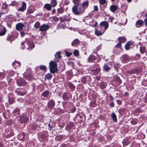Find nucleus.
<instances>
[{
    "instance_id": "nucleus-23",
    "label": "nucleus",
    "mask_w": 147,
    "mask_h": 147,
    "mask_svg": "<svg viewBox=\"0 0 147 147\" xmlns=\"http://www.w3.org/2000/svg\"><path fill=\"white\" fill-rule=\"evenodd\" d=\"M140 51L142 54L144 53L146 50V48L144 47H141L140 48Z\"/></svg>"
},
{
    "instance_id": "nucleus-9",
    "label": "nucleus",
    "mask_w": 147,
    "mask_h": 147,
    "mask_svg": "<svg viewBox=\"0 0 147 147\" xmlns=\"http://www.w3.org/2000/svg\"><path fill=\"white\" fill-rule=\"evenodd\" d=\"M48 106L50 108H53L55 105V102L53 100H51L47 104Z\"/></svg>"
},
{
    "instance_id": "nucleus-37",
    "label": "nucleus",
    "mask_w": 147,
    "mask_h": 147,
    "mask_svg": "<svg viewBox=\"0 0 147 147\" xmlns=\"http://www.w3.org/2000/svg\"><path fill=\"white\" fill-rule=\"evenodd\" d=\"M40 26V23L39 22H36L34 24V27L35 28H38Z\"/></svg>"
},
{
    "instance_id": "nucleus-31",
    "label": "nucleus",
    "mask_w": 147,
    "mask_h": 147,
    "mask_svg": "<svg viewBox=\"0 0 147 147\" xmlns=\"http://www.w3.org/2000/svg\"><path fill=\"white\" fill-rule=\"evenodd\" d=\"M104 69L106 71H108L110 69V68L106 64H105L104 66Z\"/></svg>"
},
{
    "instance_id": "nucleus-62",
    "label": "nucleus",
    "mask_w": 147,
    "mask_h": 147,
    "mask_svg": "<svg viewBox=\"0 0 147 147\" xmlns=\"http://www.w3.org/2000/svg\"><path fill=\"white\" fill-rule=\"evenodd\" d=\"M110 98L111 99V100H113V97L111 95H110Z\"/></svg>"
},
{
    "instance_id": "nucleus-56",
    "label": "nucleus",
    "mask_w": 147,
    "mask_h": 147,
    "mask_svg": "<svg viewBox=\"0 0 147 147\" xmlns=\"http://www.w3.org/2000/svg\"><path fill=\"white\" fill-rule=\"evenodd\" d=\"M54 20L55 21H58V19L56 17L54 18Z\"/></svg>"
},
{
    "instance_id": "nucleus-63",
    "label": "nucleus",
    "mask_w": 147,
    "mask_h": 147,
    "mask_svg": "<svg viewBox=\"0 0 147 147\" xmlns=\"http://www.w3.org/2000/svg\"><path fill=\"white\" fill-rule=\"evenodd\" d=\"M52 13L53 14L54 13H55V9H52Z\"/></svg>"
},
{
    "instance_id": "nucleus-55",
    "label": "nucleus",
    "mask_w": 147,
    "mask_h": 147,
    "mask_svg": "<svg viewBox=\"0 0 147 147\" xmlns=\"http://www.w3.org/2000/svg\"><path fill=\"white\" fill-rule=\"evenodd\" d=\"M20 34H21V36L22 37H23L24 36V35L25 34V33L24 32L22 31L21 32Z\"/></svg>"
},
{
    "instance_id": "nucleus-36",
    "label": "nucleus",
    "mask_w": 147,
    "mask_h": 147,
    "mask_svg": "<svg viewBox=\"0 0 147 147\" xmlns=\"http://www.w3.org/2000/svg\"><path fill=\"white\" fill-rule=\"evenodd\" d=\"M136 72V70L135 69H133L132 70L129 71L127 72L128 73L132 74L135 73Z\"/></svg>"
},
{
    "instance_id": "nucleus-24",
    "label": "nucleus",
    "mask_w": 147,
    "mask_h": 147,
    "mask_svg": "<svg viewBox=\"0 0 147 147\" xmlns=\"http://www.w3.org/2000/svg\"><path fill=\"white\" fill-rule=\"evenodd\" d=\"M105 31H104L102 33L100 31H98L96 29H95V34L98 36H100L102 35V34Z\"/></svg>"
},
{
    "instance_id": "nucleus-53",
    "label": "nucleus",
    "mask_w": 147,
    "mask_h": 147,
    "mask_svg": "<svg viewBox=\"0 0 147 147\" xmlns=\"http://www.w3.org/2000/svg\"><path fill=\"white\" fill-rule=\"evenodd\" d=\"M116 102L118 105H120L122 104V102L120 100H117L116 101Z\"/></svg>"
},
{
    "instance_id": "nucleus-11",
    "label": "nucleus",
    "mask_w": 147,
    "mask_h": 147,
    "mask_svg": "<svg viewBox=\"0 0 147 147\" xmlns=\"http://www.w3.org/2000/svg\"><path fill=\"white\" fill-rule=\"evenodd\" d=\"M143 24V22L141 20H138L136 23V26L137 27H140L142 26Z\"/></svg>"
},
{
    "instance_id": "nucleus-4",
    "label": "nucleus",
    "mask_w": 147,
    "mask_h": 147,
    "mask_svg": "<svg viewBox=\"0 0 147 147\" xmlns=\"http://www.w3.org/2000/svg\"><path fill=\"white\" fill-rule=\"evenodd\" d=\"M20 119L22 123H26L28 121L29 118L28 117L23 116L21 117Z\"/></svg>"
},
{
    "instance_id": "nucleus-7",
    "label": "nucleus",
    "mask_w": 147,
    "mask_h": 147,
    "mask_svg": "<svg viewBox=\"0 0 147 147\" xmlns=\"http://www.w3.org/2000/svg\"><path fill=\"white\" fill-rule=\"evenodd\" d=\"M17 84L20 86H23L25 85L26 82L22 80H19L17 82Z\"/></svg>"
},
{
    "instance_id": "nucleus-60",
    "label": "nucleus",
    "mask_w": 147,
    "mask_h": 147,
    "mask_svg": "<svg viewBox=\"0 0 147 147\" xmlns=\"http://www.w3.org/2000/svg\"><path fill=\"white\" fill-rule=\"evenodd\" d=\"M128 144V143H127V144H126L125 141H124L123 142V144L124 145H127Z\"/></svg>"
},
{
    "instance_id": "nucleus-46",
    "label": "nucleus",
    "mask_w": 147,
    "mask_h": 147,
    "mask_svg": "<svg viewBox=\"0 0 147 147\" xmlns=\"http://www.w3.org/2000/svg\"><path fill=\"white\" fill-rule=\"evenodd\" d=\"M106 2L105 0H100L99 3L100 4H104Z\"/></svg>"
},
{
    "instance_id": "nucleus-17",
    "label": "nucleus",
    "mask_w": 147,
    "mask_h": 147,
    "mask_svg": "<svg viewBox=\"0 0 147 147\" xmlns=\"http://www.w3.org/2000/svg\"><path fill=\"white\" fill-rule=\"evenodd\" d=\"M80 41L78 39L74 40L71 43V45L72 46H74L77 45L79 44Z\"/></svg>"
},
{
    "instance_id": "nucleus-45",
    "label": "nucleus",
    "mask_w": 147,
    "mask_h": 147,
    "mask_svg": "<svg viewBox=\"0 0 147 147\" xmlns=\"http://www.w3.org/2000/svg\"><path fill=\"white\" fill-rule=\"evenodd\" d=\"M116 80L119 84H121V79L119 77H117L116 78Z\"/></svg>"
},
{
    "instance_id": "nucleus-22",
    "label": "nucleus",
    "mask_w": 147,
    "mask_h": 147,
    "mask_svg": "<svg viewBox=\"0 0 147 147\" xmlns=\"http://www.w3.org/2000/svg\"><path fill=\"white\" fill-rule=\"evenodd\" d=\"M45 7L47 10L49 11L51 9V6L49 4H45L44 6Z\"/></svg>"
},
{
    "instance_id": "nucleus-18",
    "label": "nucleus",
    "mask_w": 147,
    "mask_h": 147,
    "mask_svg": "<svg viewBox=\"0 0 147 147\" xmlns=\"http://www.w3.org/2000/svg\"><path fill=\"white\" fill-rule=\"evenodd\" d=\"M52 76V75L51 73L47 74L45 76V79L49 80L51 79Z\"/></svg>"
},
{
    "instance_id": "nucleus-14",
    "label": "nucleus",
    "mask_w": 147,
    "mask_h": 147,
    "mask_svg": "<svg viewBox=\"0 0 147 147\" xmlns=\"http://www.w3.org/2000/svg\"><path fill=\"white\" fill-rule=\"evenodd\" d=\"M110 9L111 11L114 12L117 9V7L116 5H112L110 6Z\"/></svg>"
},
{
    "instance_id": "nucleus-13",
    "label": "nucleus",
    "mask_w": 147,
    "mask_h": 147,
    "mask_svg": "<svg viewBox=\"0 0 147 147\" xmlns=\"http://www.w3.org/2000/svg\"><path fill=\"white\" fill-rule=\"evenodd\" d=\"M73 126L74 123L72 122L70 123L67 125L65 129L67 130L71 129L73 127Z\"/></svg>"
},
{
    "instance_id": "nucleus-35",
    "label": "nucleus",
    "mask_w": 147,
    "mask_h": 147,
    "mask_svg": "<svg viewBox=\"0 0 147 147\" xmlns=\"http://www.w3.org/2000/svg\"><path fill=\"white\" fill-rule=\"evenodd\" d=\"M14 112L15 115H18L20 112V110L18 108H16L14 110Z\"/></svg>"
},
{
    "instance_id": "nucleus-27",
    "label": "nucleus",
    "mask_w": 147,
    "mask_h": 147,
    "mask_svg": "<svg viewBox=\"0 0 147 147\" xmlns=\"http://www.w3.org/2000/svg\"><path fill=\"white\" fill-rule=\"evenodd\" d=\"M34 9L30 8H28V9L26 14H31L33 13L34 12Z\"/></svg>"
},
{
    "instance_id": "nucleus-50",
    "label": "nucleus",
    "mask_w": 147,
    "mask_h": 147,
    "mask_svg": "<svg viewBox=\"0 0 147 147\" xmlns=\"http://www.w3.org/2000/svg\"><path fill=\"white\" fill-rule=\"evenodd\" d=\"M95 73L94 74H97L99 73L100 72V70L98 69H96L94 71Z\"/></svg>"
},
{
    "instance_id": "nucleus-29",
    "label": "nucleus",
    "mask_w": 147,
    "mask_h": 147,
    "mask_svg": "<svg viewBox=\"0 0 147 147\" xmlns=\"http://www.w3.org/2000/svg\"><path fill=\"white\" fill-rule=\"evenodd\" d=\"M16 92H17V93L18 95H20L21 96H23L24 95H25L26 93L25 91L24 92H21V91H16Z\"/></svg>"
},
{
    "instance_id": "nucleus-32",
    "label": "nucleus",
    "mask_w": 147,
    "mask_h": 147,
    "mask_svg": "<svg viewBox=\"0 0 147 147\" xmlns=\"http://www.w3.org/2000/svg\"><path fill=\"white\" fill-rule=\"evenodd\" d=\"M60 52H57L55 55V56L56 58L58 59L61 58V57L60 55Z\"/></svg>"
},
{
    "instance_id": "nucleus-33",
    "label": "nucleus",
    "mask_w": 147,
    "mask_h": 147,
    "mask_svg": "<svg viewBox=\"0 0 147 147\" xmlns=\"http://www.w3.org/2000/svg\"><path fill=\"white\" fill-rule=\"evenodd\" d=\"M130 45V42H128L127 43L125 46V49L127 50H128Z\"/></svg>"
},
{
    "instance_id": "nucleus-61",
    "label": "nucleus",
    "mask_w": 147,
    "mask_h": 147,
    "mask_svg": "<svg viewBox=\"0 0 147 147\" xmlns=\"http://www.w3.org/2000/svg\"><path fill=\"white\" fill-rule=\"evenodd\" d=\"M48 126V127L50 128V129H51L52 128V127H53L52 126H51L50 123H49V124Z\"/></svg>"
},
{
    "instance_id": "nucleus-41",
    "label": "nucleus",
    "mask_w": 147,
    "mask_h": 147,
    "mask_svg": "<svg viewBox=\"0 0 147 147\" xmlns=\"http://www.w3.org/2000/svg\"><path fill=\"white\" fill-rule=\"evenodd\" d=\"M58 13H61L63 11V9L62 8H60L57 9Z\"/></svg>"
},
{
    "instance_id": "nucleus-30",
    "label": "nucleus",
    "mask_w": 147,
    "mask_h": 147,
    "mask_svg": "<svg viewBox=\"0 0 147 147\" xmlns=\"http://www.w3.org/2000/svg\"><path fill=\"white\" fill-rule=\"evenodd\" d=\"M49 94V92L48 91H46L42 94V95L45 97H47Z\"/></svg>"
},
{
    "instance_id": "nucleus-5",
    "label": "nucleus",
    "mask_w": 147,
    "mask_h": 147,
    "mask_svg": "<svg viewBox=\"0 0 147 147\" xmlns=\"http://www.w3.org/2000/svg\"><path fill=\"white\" fill-rule=\"evenodd\" d=\"M24 26V25L22 23H19L16 25V29L18 31H21Z\"/></svg>"
},
{
    "instance_id": "nucleus-1",
    "label": "nucleus",
    "mask_w": 147,
    "mask_h": 147,
    "mask_svg": "<svg viewBox=\"0 0 147 147\" xmlns=\"http://www.w3.org/2000/svg\"><path fill=\"white\" fill-rule=\"evenodd\" d=\"M49 69L51 73L54 74L58 71L57 67V63L56 62L51 61L49 63Z\"/></svg>"
},
{
    "instance_id": "nucleus-64",
    "label": "nucleus",
    "mask_w": 147,
    "mask_h": 147,
    "mask_svg": "<svg viewBox=\"0 0 147 147\" xmlns=\"http://www.w3.org/2000/svg\"><path fill=\"white\" fill-rule=\"evenodd\" d=\"M91 57H93V58L94 60H95L96 59H95V57L94 56H91L90 57V58H91Z\"/></svg>"
},
{
    "instance_id": "nucleus-8",
    "label": "nucleus",
    "mask_w": 147,
    "mask_h": 147,
    "mask_svg": "<svg viewBox=\"0 0 147 147\" xmlns=\"http://www.w3.org/2000/svg\"><path fill=\"white\" fill-rule=\"evenodd\" d=\"M100 25L101 26L105 27V30L108 28L109 26L108 23L106 21L101 22Z\"/></svg>"
},
{
    "instance_id": "nucleus-57",
    "label": "nucleus",
    "mask_w": 147,
    "mask_h": 147,
    "mask_svg": "<svg viewBox=\"0 0 147 147\" xmlns=\"http://www.w3.org/2000/svg\"><path fill=\"white\" fill-rule=\"evenodd\" d=\"M144 21L145 22V25L146 26H147V19H145L144 20Z\"/></svg>"
},
{
    "instance_id": "nucleus-38",
    "label": "nucleus",
    "mask_w": 147,
    "mask_h": 147,
    "mask_svg": "<svg viewBox=\"0 0 147 147\" xmlns=\"http://www.w3.org/2000/svg\"><path fill=\"white\" fill-rule=\"evenodd\" d=\"M77 118L78 119L79 122L81 121H82V117L80 115H77Z\"/></svg>"
},
{
    "instance_id": "nucleus-10",
    "label": "nucleus",
    "mask_w": 147,
    "mask_h": 147,
    "mask_svg": "<svg viewBox=\"0 0 147 147\" xmlns=\"http://www.w3.org/2000/svg\"><path fill=\"white\" fill-rule=\"evenodd\" d=\"M6 30L5 28L3 26L2 28L0 29V36H3L6 33Z\"/></svg>"
},
{
    "instance_id": "nucleus-59",
    "label": "nucleus",
    "mask_w": 147,
    "mask_h": 147,
    "mask_svg": "<svg viewBox=\"0 0 147 147\" xmlns=\"http://www.w3.org/2000/svg\"><path fill=\"white\" fill-rule=\"evenodd\" d=\"M100 77H99V76H97L96 77V79L97 80H100Z\"/></svg>"
},
{
    "instance_id": "nucleus-25",
    "label": "nucleus",
    "mask_w": 147,
    "mask_h": 147,
    "mask_svg": "<svg viewBox=\"0 0 147 147\" xmlns=\"http://www.w3.org/2000/svg\"><path fill=\"white\" fill-rule=\"evenodd\" d=\"M100 86L101 89H103L106 88V84L105 83L102 82L100 84Z\"/></svg>"
},
{
    "instance_id": "nucleus-58",
    "label": "nucleus",
    "mask_w": 147,
    "mask_h": 147,
    "mask_svg": "<svg viewBox=\"0 0 147 147\" xmlns=\"http://www.w3.org/2000/svg\"><path fill=\"white\" fill-rule=\"evenodd\" d=\"M110 105L111 107H113L114 106V104L113 102H111L110 104Z\"/></svg>"
},
{
    "instance_id": "nucleus-26",
    "label": "nucleus",
    "mask_w": 147,
    "mask_h": 147,
    "mask_svg": "<svg viewBox=\"0 0 147 147\" xmlns=\"http://www.w3.org/2000/svg\"><path fill=\"white\" fill-rule=\"evenodd\" d=\"M59 19L61 22H62L65 20H67V17L66 16H64L63 17H61L59 18Z\"/></svg>"
},
{
    "instance_id": "nucleus-48",
    "label": "nucleus",
    "mask_w": 147,
    "mask_h": 147,
    "mask_svg": "<svg viewBox=\"0 0 147 147\" xmlns=\"http://www.w3.org/2000/svg\"><path fill=\"white\" fill-rule=\"evenodd\" d=\"M121 42L118 43L117 45L115 46V47H118L119 48H121V44L120 43Z\"/></svg>"
},
{
    "instance_id": "nucleus-15",
    "label": "nucleus",
    "mask_w": 147,
    "mask_h": 147,
    "mask_svg": "<svg viewBox=\"0 0 147 147\" xmlns=\"http://www.w3.org/2000/svg\"><path fill=\"white\" fill-rule=\"evenodd\" d=\"M89 4V1L88 0H86L82 3V6L84 8V9L87 8Z\"/></svg>"
},
{
    "instance_id": "nucleus-49",
    "label": "nucleus",
    "mask_w": 147,
    "mask_h": 147,
    "mask_svg": "<svg viewBox=\"0 0 147 147\" xmlns=\"http://www.w3.org/2000/svg\"><path fill=\"white\" fill-rule=\"evenodd\" d=\"M94 10L96 11H97L98 10V7L96 5H94Z\"/></svg>"
},
{
    "instance_id": "nucleus-12",
    "label": "nucleus",
    "mask_w": 147,
    "mask_h": 147,
    "mask_svg": "<svg viewBox=\"0 0 147 147\" xmlns=\"http://www.w3.org/2000/svg\"><path fill=\"white\" fill-rule=\"evenodd\" d=\"M128 58L126 55H123L121 57V59L123 63H126L128 60Z\"/></svg>"
},
{
    "instance_id": "nucleus-6",
    "label": "nucleus",
    "mask_w": 147,
    "mask_h": 147,
    "mask_svg": "<svg viewBox=\"0 0 147 147\" xmlns=\"http://www.w3.org/2000/svg\"><path fill=\"white\" fill-rule=\"evenodd\" d=\"M26 9V3L22 2V5L19 8V10L20 11L23 12L25 11Z\"/></svg>"
},
{
    "instance_id": "nucleus-54",
    "label": "nucleus",
    "mask_w": 147,
    "mask_h": 147,
    "mask_svg": "<svg viewBox=\"0 0 147 147\" xmlns=\"http://www.w3.org/2000/svg\"><path fill=\"white\" fill-rule=\"evenodd\" d=\"M71 55V53L68 52H66V55L68 57H69Z\"/></svg>"
},
{
    "instance_id": "nucleus-52",
    "label": "nucleus",
    "mask_w": 147,
    "mask_h": 147,
    "mask_svg": "<svg viewBox=\"0 0 147 147\" xmlns=\"http://www.w3.org/2000/svg\"><path fill=\"white\" fill-rule=\"evenodd\" d=\"M71 89H73L75 88V86L72 84H70L69 85Z\"/></svg>"
},
{
    "instance_id": "nucleus-19",
    "label": "nucleus",
    "mask_w": 147,
    "mask_h": 147,
    "mask_svg": "<svg viewBox=\"0 0 147 147\" xmlns=\"http://www.w3.org/2000/svg\"><path fill=\"white\" fill-rule=\"evenodd\" d=\"M25 134L24 133H22L18 136V138L19 139L22 140L24 138Z\"/></svg>"
},
{
    "instance_id": "nucleus-51",
    "label": "nucleus",
    "mask_w": 147,
    "mask_h": 147,
    "mask_svg": "<svg viewBox=\"0 0 147 147\" xmlns=\"http://www.w3.org/2000/svg\"><path fill=\"white\" fill-rule=\"evenodd\" d=\"M16 63H17L18 64H19V66H20V63L19 62H18V61H15V62H13L12 63V65H13V66H14V65L15 64H16Z\"/></svg>"
},
{
    "instance_id": "nucleus-42",
    "label": "nucleus",
    "mask_w": 147,
    "mask_h": 147,
    "mask_svg": "<svg viewBox=\"0 0 147 147\" xmlns=\"http://www.w3.org/2000/svg\"><path fill=\"white\" fill-rule=\"evenodd\" d=\"M14 101V100L12 98H9V103L10 104H11L13 103Z\"/></svg>"
},
{
    "instance_id": "nucleus-43",
    "label": "nucleus",
    "mask_w": 147,
    "mask_h": 147,
    "mask_svg": "<svg viewBox=\"0 0 147 147\" xmlns=\"http://www.w3.org/2000/svg\"><path fill=\"white\" fill-rule=\"evenodd\" d=\"M96 104L94 102H90V105L92 107H94L95 106Z\"/></svg>"
},
{
    "instance_id": "nucleus-2",
    "label": "nucleus",
    "mask_w": 147,
    "mask_h": 147,
    "mask_svg": "<svg viewBox=\"0 0 147 147\" xmlns=\"http://www.w3.org/2000/svg\"><path fill=\"white\" fill-rule=\"evenodd\" d=\"M72 11L73 13L75 15H79L83 13L84 11L82 10L81 7H78L77 5H76L73 6L72 8Z\"/></svg>"
},
{
    "instance_id": "nucleus-21",
    "label": "nucleus",
    "mask_w": 147,
    "mask_h": 147,
    "mask_svg": "<svg viewBox=\"0 0 147 147\" xmlns=\"http://www.w3.org/2000/svg\"><path fill=\"white\" fill-rule=\"evenodd\" d=\"M111 117L113 119V120L117 122V117L116 115L114 113H112L111 115Z\"/></svg>"
},
{
    "instance_id": "nucleus-28",
    "label": "nucleus",
    "mask_w": 147,
    "mask_h": 147,
    "mask_svg": "<svg viewBox=\"0 0 147 147\" xmlns=\"http://www.w3.org/2000/svg\"><path fill=\"white\" fill-rule=\"evenodd\" d=\"M52 7H55L57 4V1L56 0H52L51 2Z\"/></svg>"
},
{
    "instance_id": "nucleus-39",
    "label": "nucleus",
    "mask_w": 147,
    "mask_h": 147,
    "mask_svg": "<svg viewBox=\"0 0 147 147\" xmlns=\"http://www.w3.org/2000/svg\"><path fill=\"white\" fill-rule=\"evenodd\" d=\"M80 1V0H73V2L75 4L77 5H78Z\"/></svg>"
},
{
    "instance_id": "nucleus-40",
    "label": "nucleus",
    "mask_w": 147,
    "mask_h": 147,
    "mask_svg": "<svg viewBox=\"0 0 147 147\" xmlns=\"http://www.w3.org/2000/svg\"><path fill=\"white\" fill-rule=\"evenodd\" d=\"M74 54L76 56H78L79 54V51L77 50H75L74 52Z\"/></svg>"
},
{
    "instance_id": "nucleus-34",
    "label": "nucleus",
    "mask_w": 147,
    "mask_h": 147,
    "mask_svg": "<svg viewBox=\"0 0 147 147\" xmlns=\"http://www.w3.org/2000/svg\"><path fill=\"white\" fill-rule=\"evenodd\" d=\"M40 70L45 71L47 69V68L45 66L40 65Z\"/></svg>"
},
{
    "instance_id": "nucleus-3",
    "label": "nucleus",
    "mask_w": 147,
    "mask_h": 147,
    "mask_svg": "<svg viewBox=\"0 0 147 147\" xmlns=\"http://www.w3.org/2000/svg\"><path fill=\"white\" fill-rule=\"evenodd\" d=\"M49 26L47 25L43 24L39 28V30L41 31H46L49 28Z\"/></svg>"
},
{
    "instance_id": "nucleus-44",
    "label": "nucleus",
    "mask_w": 147,
    "mask_h": 147,
    "mask_svg": "<svg viewBox=\"0 0 147 147\" xmlns=\"http://www.w3.org/2000/svg\"><path fill=\"white\" fill-rule=\"evenodd\" d=\"M82 82L83 83H85L86 82V78L85 77H83L82 79Z\"/></svg>"
},
{
    "instance_id": "nucleus-20",
    "label": "nucleus",
    "mask_w": 147,
    "mask_h": 147,
    "mask_svg": "<svg viewBox=\"0 0 147 147\" xmlns=\"http://www.w3.org/2000/svg\"><path fill=\"white\" fill-rule=\"evenodd\" d=\"M118 40L121 43L125 42L126 40V38L124 37H119L118 38Z\"/></svg>"
},
{
    "instance_id": "nucleus-16",
    "label": "nucleus",
    "mask_w": 147,
    "mask_h": 147,
    "mask_svg": "<svg viewBox=\"0 0 147 147\" xmlns=\"http://www.w3.org/2000/svg\"><path fill=\"white\" fill-rule=\"evenodd\" d=\"M70 94H69L67 93H64L62 96L63 99L65 100L68 99L69 98Z\"/></svg>"
},
{
    "instance_id": "nucleus-47",
    "label": "nucleus",
    "mask_w": 147,
    "mask_h": 147,
    "mask_svg": "<svg viewBox=\"0 0 147 147\" xmlns=\"http://www.w3.org/2000/svg\"><path fill=\"white\" fill-rule=\"evenodd\" d=\"M3 6L2 7L3 9H6L7 8V5L6 4H3Z\"/></svg>"
}]
</instances>
